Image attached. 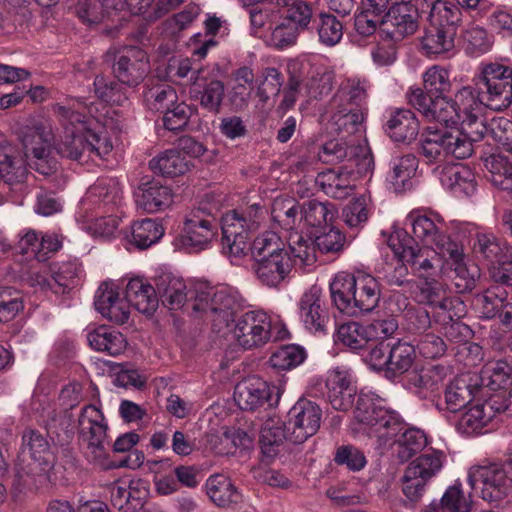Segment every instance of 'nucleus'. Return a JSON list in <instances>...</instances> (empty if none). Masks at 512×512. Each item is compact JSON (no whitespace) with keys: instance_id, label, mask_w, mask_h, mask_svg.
<instances>
[{"instance_id":"09e8293b","label":"nucleus","mask_w":512,"mask_h":512,"mask_svg":"<svg viewBox=\"0 0 512 512\" xmlns=\"http://www.w3.org/2000/svg\"><path fill=\"white\" fill-rule=\"evenodd\" d=\"M416 169L417 159L412 154L396 157L392 160L388 181L396 192L403 191L410 186V180Z\"/></svg>"},{"instance_id":"4468645a","label":"nucleus","mask_w":512,"mask_h":512,"mask_svg":"<svg viewBox=\"0 0 512 512\" xmlns=\"http://www.w3.org/2000/svg\"><path fill=\"white\" fill-rule=\"evenodd\" d=\"M322 418V410L316 403L299 399L289 410L286 429L290 442L301 444L318 431Z\"/></svg>"},{"instance_id":"f257e3e1","label":"nucleus","mask_w":512,"mask_h":512,"mask_svg":"<svg viewBox=\"0 0 512 512\" xmlns=\"http://www.w3.org/2000/svg\"><path fill=\"white\" fill-rule=\"evenodd\" d=\"M265 219L261 206L252 205L242 212H227L221 221L222 249L230 258H241L249 249L255 259L274 254L287 253L283 241L274 231L260 233L249 246L250 234L255 232Z\"/></svg>"},{"instance_id":"2f4dec72","label":"nucleus","mask_w":512,"mask_h":512,"mask_svg":"<svg viewBox=\"0 0 512 512\" xmlns=\"http://www.w3.org/2000/svg\"><path fill=\"white\" fill-rule=\"evenodd\" d=\"M454 38L453 28H440L429 23L419 38L420 50L428 57L447 54L454 48Z\"/></svg>"},{"instance_id":"9d476101","label":"nucleus","mask_w":512,"mask_h":512,"mask_svg":"<svg viewBox=\"0 0 512 512\" xmlns=\"http://www.w3.org/2000/svg\"><path fill=\"white\" fill-rule=\"evenodd\" d=\"M444 459L442 452L432 451L408 464L402 476V492L411 506L421 500L427 483L441 470Z\"/></svg>"},{"instance_id":"423d86ee","label":"nucleus","mask_w":512,"mask_h":512,"mask_svg":"<svg viewBox=\"0 0 512 512\" xmlns=\"http://www.w3.org/2000/svg\"><path fill=\"white\" fill-rule=\"evenodd\" d=\"M354 418L360 429L380 445L386 446L402 429L398 415L386 409L382 400L372 393L361 392L354 409Z\"/></svg>"},{"instance_id":"cd10ccee","label":"nucleus","mask_w":512,"mask_h":512,"mask_svg":"<svg viewBox=\"0 0 512 512\" xmlns=\"http://www.w3.org/2000/svg\"><path fill=\"white\" fill-rule=\"evenodd\" d=\"M207 444L218 455L234 454L238 449L252 447L253 438L247 432L235 428H223L207 435Z\"/></svg>"},{"instance_id":"49530a36","label":"nucleus","mask_w":512,"mask_h":512,"mask_svg":"<svg viewBox=\"0 0 512 512\" xmlns=\"http://www.w3.org/2000/svg\"><path fill=\"white\" fill-rule=\"evenodd\" d=\"M284 441L290 442L286 422L278 417L268 418L260 430V443L263 453L272 455L275 452V447H278Z\"/></svg>"},{"instance_id":"c756f323","label":"nucleus","mask_w":512,"mask_h":512,"mask_svg":"<svg viewBox=\"0 0 512 512\" xmlns=\"http://www.w3.org/2000/svg\"><path fill=\"white\" fill-rule=\"evenodd\" d=\"M86 338L93 350L112 357L122 355L128 346V342L121 332L104 325L88 331Z\"/></svg>"},{"instance_id":"0eeeda50","label":"nucleus","mask_w":512,"mask_h":512,"mask_svg":"<svg viewBox=\"0 0 512 512\" xmlns=\"http://www.w3.org/2000/svg\"><path fill=\"white\" fill-rule=\"evenodd\" d=\"M388 244L395 255L409 264L419 277H435L443 273L444 259H447L448 254L434 246L419 247L406 231H395Z\"/></svg>"},{"instance_id":"f8f14e48","label":"nucleus","mask_w":512,"mask_h":512,"mask_svg":"<svg viewBox=\"0 0 512 512\" xmlns=\"http://www.w3.org/2000/svg\"><path fill=\"white\" fill-rule=\"evenodd\" d=\"M480 82L486 88V106L502 111L512 103V66L490 62L481 66Z\"/></svg>"},{"instance_id":"052dcab7","label":"nucleus","mask_w":512,"mask_h":512,"mask_svg":"<svg viewBox=\"0 0 512 512\" xmlns=\"http://www.w3.org/2000/svg\"><path fill=\"white\" fill-rule=\"evenodd\" d=\"M177 94L168 84H158L144 93L146 106L152 111H166L176 103Z\"/></svg>"},{"instance_id":"b1692460","label":"nucleus","mask_w":512,"mask_h":512,"mask_svg":"<svg viewBox=\"0 0 512 512\" xmlns=\"http://www.w3.org/2000/svg\"><path fill=\"white\" fill-rule=\"evenodd\" d=\"M273 388L258 377H249L236 385L234 399L240 409L252 411L262 407L271 399Z\"/></svg>"},{"instance_id":"a878e982","label":"nucleus","mask_w":512,"mask_h":512,"mask_svg":"<svg viewBox=\"0 0 512 512\" xmlns=\"http://www.w3.org/2000/svg\"><path fill=\"white\" fill-rule=\"evenodd\" d=\"M418 301L436 309L438 313H449L452 310H460L464 307L463 302L458 297H452L448 294L444 284L435 279L426 280L417 293Z\"/></svg>"},{"instance_id":"bf43d9fd","label":"nucleus","mask_w":512,"mask_h":512,"mask_svg":"<svg viewBox=\"0 0 512 512\" xmlns=\"http://www.w3.org/2000/svg\"><path fill=\"white\" fill-rule=\"evenodd\" d=\"M289 248L294 259L302 265H312L317 259L315 239L293 232L289 236Z\"/></svg>"},{"instance_id":"e2e57ef3","label":"nucleus","mask_w":512,"mask_h":512,"mask_svg":"<svg viewBox=\"0 0 512 512\" xmlns=\"http://www.w3.org/2000/svg\"><path fill=\"white\" fill-rule=\"evenodd\" d=\"M463 312L464 307L460 310H452L450 315L449 313H438L436 316L437 321L442 322L445 337L452 342L465 341L470 334L469 327L458 320Z\"/></svg>"},{"instance_id":"ea45409f","label":"nucleus","mask_w":512,"mask_h":512,"mask_svg":"<svg viewBox=\"0 0 512 512\" xmlns=\"http://www.w3.org/2000/svg\"><path fill=\"white\" fill-rule=\"evenodd\" d=\"M471 494L462 489L460 483L448 487L439 502H432L425 512H471Z\"/></svg>"},{"instance_id":"6ab92c4d","label":"nucleus","mask_w":512,"mask_h":512,"mask_svg":"<svg viewBox=\"0 0 512 512\" xmlns=\"http://www.w3.org/2000/svg\"><path fill=\"white\" fill-rule=\"evenodd\" d=\"M133 199L137 210L153 214L164 211L171 206L173 193L161 181L144 177L134 188Z\"/></svg>"},{"instance_id":"f704fd0d","label":"nucleus","mask_w":512,"mask_h":512,"mask_svg":"<svg viewBox=\"0 0 512 512\" xmlns=\"http://www.w3.org/2000/svg\"><path fill=\"white\" fill-rule=\"evenodd\" d=\"M209 499L219 507H229L242 501V494L231 479L224 474H213L205 482Z\"/></svg>"},{"instance_id":"3c124183","label":"nucleus","mask_w":512,"mask_h":512,"mask_svg":"<svg viewBox=\"0 0 512 512\" xmlns=\"http://www.w3.org/2000/svg\"><path fill=\"white\" fill-rule=\"evenodd\" d=\"M0 170L2 181L18 183L27 175L26 161L12 148L0 149Z\"/></svg>"},{"instance_id":"9b49d317","label":"nucleus","mask_w":512,"mask_h":512,"mask_svg":"<svg viewBox=\"0 0 512 512\" xmlns=\"http://www.w3.org/2000/svg\"><path fill=\"white\" fill-rule=\"evenodd\" d=\"M512 466L492 463L474 466L469 470L468 481L471 488L480 489L482 498L495 502L505 497L512 489Z\"/></svg>"},{"instance_id":"79ce46f5","label":"nucleus","mask_w":512,"mask_h":512,"mask_svg":"<svg viewBox=\"0 0 512 512\" xmlns=\"http://www.w3.org/2000/svg\"><path fill=\"white\" fill-rule=\"evenodd\" d=\"M427 444V438L423 431L417 428L402 429L398 435L389 441L387 445L396 447L397 456L401 461H407Z\"/></svg>"},{"instance_id":"2eb2a0df","label":"nucleus","mask_w":512,"mask_h":512,"mask_svg":"<svg viewBox=\"0 0 512 512\" xmlns=\"http://www.w3.org/2000/svg\"><path fill=\"white\" fill-rule=\"evenodd\" d=\"M345 138L339 140H330L326 142L319 152V158L325 163H335L346 158L349 159L356 167L358 174H367L373 169L374 162L370 149L366 143L357 141V145L350 141H344Z\"/></svg>"},{"instance_id":"4c0bfd02","label":"nucleus","mask_w":512,"mask_h":512,"mask_svg":"<svg viewBox=\"0 0 512 512\" xmlns=\"http://www.w3.org/2000/svg\"><path fill=\"white\" fill-rule=\"evenodd\" d=\"M354 175L347 167L339 170H327L318 176V183L325 194L336 199H343L353 190Z\"/></svg>"},{"instance_id":"37998d69","label":"nucleus","mask_w":512,"mask_h":512,"mask_svg":"<svg viewBox=\"0 0 512 512\" xmlns=\"http://www.w3.org/2000/svg\"><path fill=\"white\" fill-rule=\"evenodd\" d=\"M254 89V74L249 67L239 68L234 75L233 85L229 92V100L236 110L248 106Z\"/></svg>"},{"instance_id":"603ef678","label":"nucleus","mask_w":512,"mask_h":512,"mask_svg":"<svg viewBox=\"0 0 512 512\" xmlns=\"http://www.w3.org/2000/svg\"><path fill=\"white\" fill-rule=\"evenodd\" d=\"M460 8L453 2L437 0L430 9L428 20L430 24L440 28H453L461 22Z\"/></svg>"},{"instance_id":"864d4df0","label":"nucleus","mask_w":512,"mask_h":512,"mask_svg":"<svg viewBox=\"0 0 512 512\" xmlns=\"http://www.w3.org/2000/svg\"><path fill=\"white\" fill-rule=\"evenodd\" d=\"M448 254L446 261L453 266L456 277L463 283H456V286L463 289H472L478 271L475 267L469 268L465 262L463 248L455 242V247L443 252Z\"/></svg>"},{"instance_id":"473e14b6","label":"nucleus","mask_w":512,"mask_h":512,"mask_svg":"<svg viewBox=\"0 0 512 512\" xmlns=\"http://www.w3.org/2000/svg\"><path fill=\"white\" fill-rule=\"evenodd\" d=\"M158 298L170 310L180 309L187 299L184 280L170 272L160 274L155 279Z\"/></svg>"},{"instance_id":"680f3d73","label":"nucleus","mask_w":512,"mask_h":512,"mask_svg":"<svg viewBox=\"0 0 512 512\" xmlns=\"http://www.w3.org/2000/svg\"><path fill=\"white\" fill-rule=\"evenodd\" d=\"M510 365L503 360L488 362L481 370V382L491 390L503 388L511 374Z\"/></svg>"},{"instance_id":"ddd939ff","label":"nucleus","mask_w":512,"mask_h":512,"mask_svg":"<svg viewBox=\"0 0 512 512\" xmlns=\"http://www.w3.org/2000/svg\"><path fill=\"white\" fill-rule=\"evenodd\" d=\"M216 211V206L202 202L188 213L181 235L183 245L203 250L210 244L217 234V224L213 217Z\"/></svg>"},{"instance_id":"de8ad7c7","label":"nucleus","mask_w":512,"mask_h":512,"mask_svg":"<svg viewBox=\"0 0 512 512\" xmlns=\"http://www.w3.org/2000/svg\"><path fill=\"white\" fill-rule=\"evenodd\" d=\"M489 170L490 182L500 190L507 192L512 197V157H504L502 154L492 155L486 160Z\"/></svg>"},{"instance_id":"4be33fe9","label":"nucleus","mask_w":512,"mask_h":512,"mask_svg":"<svg viewBox=\"0 0 512 512\" xmlns=\"http://www.w3.org/2000/svg\"><path fill=\"white\" fill-rule=\"evenodd\" d=\"M502 397H495L489 402L470 406L457 422V429L466 435L479 433L497 413H503Z\"/></svg>"},{"instance_id":"774afa93","label":"nucleus","mask_w":512,"mask_h":512,"mask_svg":"<svg viewBox=\"0 0 512 512\" xmlns=\"http://www.w3.org/2000/svg\"><path fill=\"white\" fill-rule=\"evenodd\" d=\"M337 338L338 341L353 350L363 348L370 341L367 325L358 322L342 324L337 331Z\"/></svg>"},{"instance_id":"a18cd8bd","label":"nucleus","mask_w":512,"mask_h":512,"mask_svg":"<svg viewBox=\"0 0 512 512\" xmlns=\"http://www.w3.org/2000/svg\"><path fill=\"white\" fill-rule=\"evenodd\" d=\"M149 167L163 176L174 177L189 170V162L178 150H167L149 161Z\"/></svg>"},{"instance_id":"e433bc0d","label":"nucleus","mask_w":512,"mask_h":512,"mask_svg":"<svg viewBox=\"0 0 512 512\" xmlns=\"http://www.w3.org/2000/svg\"><path fill=\"white\" fill-rule=\"evenodd\" d=\"M164 235V227L156 219L145 218L134 221L126 234L127 241L139 249L157 243Z\"/></svg>"},{"instance_id":"a19ab883","label":"nucleus","mask_w":512,"mask_h":512,"mask_svg":"<svg viewBox=\"0 0 512 512\" xmlns=\"http://www.w3.org/2000/svg\"><path fill=\"white\" fill-rule=\"evenodd\" d=\"M302 206L293 198L278 197L272 205V218L286 230H302Z\"/></svg>"},{"instance_id":"69168bd1","label":"nucleus","mask_w":512,"mask_h":512,"mask_svg":"<svg viewBox=\"0 0 512 512\" xmlns=\"http://www.w3.org/2000/svg\"><path fill=\"white\" fill-rule=\"evenodd\" d=\"M473 398L472 387L464 379L453 380L445 390L447 408L456 412L465 407Z\"/></svg>"},{"instance_id":"4d7b16f0","label":"nucleus","mask_w":512,"mask_h":512,"mask_svg":"<svg viewBox=\"0 0 512 512\" xmlns=\"http://www.w3.org/2000/svg\"><path fill=\"white\" fill-rule=\"evenodd\" d=\"M306 358L305 350L298 345H285L277 349L269 358V365L275 370H290L301 363Z\"/></svg>"},{"instance_id":"393cba45","label":"nucleus","mask_w":512,"mask_h":512,"mask_svg":"<svg viewBox=\"0 0 512 512\" xmlns=\"http://www.w3.org/2000/svg\"><path fill=\"white\" fill-rule=\"evenodd\" d=\"M253 268L262 284L276 287L288 276L292 264L288 253H280L255 259Z\"/></svg>"},{"instance_id":"c85d7f7f","label":"nucleus","mask_w":512,"mask_h":512,"mask_svg":"<svg viewBox=\"0 0 512 512\" xmlns=\"http://www.w3.org/2000/svg\"><path fill=\"white\" fill-rule=\"evenodd\" d=\"M125 293L130 307L139 313L152 315L158 308L156 286L153 287L142 278L131 279L126 285Z\"/></svg>"},{"instance_id":"412c9836","label":"nucleus","mask_w":512,"mask_h":512,"mask_svg":"<svg viewBox=\"0 0 512 512\" xmlns=\"http://www.w3.org/2000/svg\"><path fill=\"white\" fill-rule=\"evenodd\" d=\"M149 71L146 52L138 47H127L114 64L120 82L133 86L139 84Z\"/></svg>"},{"instance_id":"c9c22d12","label":"nucleus","mask_w":512,"mask_h":512,"mask_svg":"<svg viewBox=\"0 0 512 512\" xmlns=\"http://www.w3.org/2000/svg\"><path fill=\"white\" fill-rule=\"evenodd\" d=\"M440 181L457 197L470 196L476 190L475 175L464 165L458 164L444 168Z\"/></svg>"},{"instance_id":"aec40b11","label":"nucleus","mask_w":512,"mask_h":512,"mask_svg":"<svg viewBox=\"0 0 512 512\" xmlns=\"http://www.w3.org/2000/svg\"><path fill=\"white\" fill-rule=\"evenodd\" d=\"M95 307L107 320L116 324L127 322L130 305L126 296L121 297L119 287L114 282H103L95 294Z\"/></svg>"},{"instance_id":"bb28decb","label":"nucleus","mask_w":512,"mask_h":512,"mask_svg":"<svg viewBox=\"0 0 512 512\" xmlns=\"http://www.w3.org/2000/svg\"><path fill=\"white\" fill-rule=\"evenodd\" d=\"M451 100L461 114V123L467 128L475 126V130H472L471 133L475 132L482 137L485 130L480 117L482 103L478 100L475 89L471 86H464L456 92L454 99Z\"/></svg>"},{"instance_id":"1a4fd4ad","label":"nucleus","mask_w":512,"mask_h":512,"mask_svg":"<svg viewBox=\"0 0 512 512\" xmlns=\"http://www.w3.org/2000/svg\"><path fill=\"white\" fill-rule=\"evenodd\" d=\"M420 154L427 163H442L450 157L465 159L472 155L471 139L459 130L428 127L420 140Z\"/></svg>"},{"instance_id":"8fccbe9b","label":"nucleus","mask_w":512,"mask_h":512,"mask_svg":"<svg viewBox=\"0 0 512 512\" xmlns=\"http://www.w3.org/2000/svg\"><path fill=\"white\" fill-rule=\"evenodd\" d=\"M23 444L31 458L38 463L43 470H48L53 466L54 455L47 439L42 434L34 430L26 432L23 435Z\"/></svg>"},{"instance_id":"f3484780","label":"nucleus","mask_w":512,"mask_h":512,"mask_svg":"<svg viewBox=\"0 0 512 512\" xmlns=\"http://www.w3.org/2000/svg\"><path fill=\"white\" fill-rule=\"evenodd\" d=\"M298 315L304 328L310 333H326L330 321L322 289L313 285L300 297Z\"/></svg>"},{"instance_id":"13d9d810","label":"nucleus","mask_w":512,"mask_h":512,"mask_svg":"<svg viewBox=\"0 0 512 512\" xmlns=\"http://www.w3.org/2000/svg\"><path fill=\"white\" fill-rule=\"evenodd\" d=\"M333 218L334 211L328 203L311 200L302 206V229L305 227H320Z\"/></svg>"},{"instance_id":"7ed1b4c3","label":"nucleus","mask_w":512,"mask_h":512,"mask_svg":"<svg viewBox=\"0 0 512 512\" xmlns=\"http://www.w3.org/2000/svg\"><path fill=\"white\" fill-rule=\"evenodd\" d=\"M86 108L87 104L73 97H67L64 102L52 105V111L63 128V135L55 148L59 154L72 160L89 156L91 149L87 132L92 131V122L87 121L84 114Z\"/></svg>"},{"instance_id":"dca6fc26","label":"nucleus","mask_w":512,"mask_h":512,"mask_svg":"<svg viewBox=\"0 0 512 512\" xmlns=\"http://www.w3.org/2000/svg\"><path fill=\"white\" fill-rule=\"evenodd\" d=\"M407 222L412 227L415 238L424 246H434L442 253L455 247V241L444 230V222L439 216L414 210L408 214Z\"/></svg>"},{"instance_id":"6e6552de","label":"nucleus","mask_w":512,"mask_h":512,"mask_svg":"<svg viewBox=\"0 0 512 512\" xmlns=\"http://www.w3.org/2000/svg\"><path fill=\"white\" fill-rule=\"evenodd\" d=\"M20 139L27 158L33 161L35 169L50 175L57 170V162L52 157L54 134L51 122L42 116H31L21 129Z\"/></svg>"},{"instance_id":"58836bf2","label":"nucleus","mask_w":512,"mask_h":512,"mask_svg":"<svg viewBox=\"0 0 512 512\" xmlns=\"http://www.w3.org/2000/svg\"><path fill=\"white\" fill-rule=\"evenodd\" d=\"M419 131V124L411 110L398 109L387 122V132L395 142H410Z\"/></svg>"},{"instance_id":"39448f33","label":"nucleus","mask_w":512,"mask_h":512,"mask_svg":"<svg viewBox=\"0 0 512 512\" xmlns=\"http://www.w3.org/2000/svg\"><path fill=\"white\" fill-rule=\"evenodd\" d=\"M228 334L239 346L250 350L263 347L271 339H285L289 332L281 321L273 323L266 312L251 310L235 319L227 329Z\"/></svg>"},{"instance_id":"5fc2aeb1","label":"nucleus","mask_w":512,"mask_h":512,"mask_svg":"<svg viewBox=\"0 0 512 512\" xmlns=\"http://www.w3.org/2000/svg\"><path fill=\"white\" fill-rule=\"evenodd\" d=\"M416 358V351L413 345L398 341L389 350L388 373L401 375L407 372L413 365Z\"/></svg>"},{"instance_id":"20e7f679","label":"nucleus","mask_w":512,"mask_h":512,"mask_svg":"<svg viewBox=\"0 0 512 512\" xmlns=\"http://www.w3.org/2000/svg\"><path fill=\"white\" fill-rule=\"evenodd\" d=\"M242 308L239 294L228 287L199 285L195 290L193 312L210 321L212 330L223 336Z\"/></svg>"},{"instance_id":"7c9ffc66","label":"nucleus","mask_w":512,"mask_h":512,"mask_svg":"<svg viewBox=\"0 0 512 512\" xmlns=\"http://www.w3.org/2000/svg\"><path fill=\"white\" fill-rule=\"evenodd\" d=\"M357 274L339 272L329 285L330 297L333 306L340 312L353 316Z\"/></svg>"},{"instance_id":"5701e85b","label":"nucleus","mask_w":512,"mask_h":512,"mask_svg":"<svg viewBox=\"0 0 512 512\" xmlns=\"http://www.w3.org/2000/svg\"><path fill=\"white\" fill-rule=\"evenodd\" d=\"M79 431L89 447L95 451H102L107 440V424L103 413L94 405H87L82 409L78 420Z\"/></svg>"},{"instance_id":"c03bdc74","label":"nucleus","mask_w":512,"mask_h":512,"mask_svg":"<svg viewBox=\"0 0 512 512\" xmlns=\"http://www.w3.org/2000/svg\"><path fill=\"white\" fill-rule=\"evenodd\" d=\"M474 249L490 262L491 266L496 265L501 259L512 257V245L498 240L492 234H477Z\"/></svg>"},{"instance_id":"338daca9","label":"nucleus","mask_w":512,"mask_h":512,"mask_svg":"<svg viewBox=\"0 0 512 512\" xmlns=\"http://www.w3.org/2000/svg\"><path fill=\"white\" fill-rule=\"evenodd\" d=\"M89 196L97 198L105 206H117L122 199V189L117 180L104 178L98 180L90 189Z\"/></svg>"},{"instance_id":"72a5a7b5","label":"nucleus","mask_w":512,"mask_h":512,"mask_svg":"<svg viewBox=\"0 0 512 512\" xmlns=\"http://www.w3.org/2000/svg\"><path fill=\"white\" fill-rule=\"evenodd\" d=\"M381 296L378 281L370 274L358 272L356 278L353 316L374 310Z\"/></svg>"},{"instance_id":"a211bd4d","label":"nucleus","mask_w":512,"mask_h":512,"mask_svg":"<svg viewBox=\"0 0 512 512\" xmlns=\"http://www.w3.org/2000/svg\"><path fill=\"white\" fill-rule=\"evenodd\" d=\"M418 28L417 11L412 5L391 6L379 31L380 39L398 43Z\"/></svg>"},{"instance_id":"6e6d98bb","label":"nucleus","mask_w":512,"mask_h":512,"mask_svg":"<svg viewBox=\"0 0 512 512\" xmlns=\"http://www.w3.org/2000/svg\"><path fill=\"white\" fill-rule=\"evenodd\" d=\"M86 110L90 114V117H87V121L92 122V131L87 132L88 135V143L91 145V149H89V157L91 155H96L100 158L108 155L112 149V142L103 135L102 131L99 129L101 125H105L100 120V117L94 115V110L97 111L98 107H95L93 104L87 105Z\"/></svg>"},{"instance_id":"f03ea898","label":"nucleus","mask_w":512,"mask_h":512,"mask_svg":"<svg viewBox=\"0 0 512 512\" xmlns=\"http://www.w3.org/2000/svg\"><path fill=\"white\" fill-rule=\"evenodd\" d=\"M367 98V83L359 79L343 81L329 102L328 128L342 138L357 135L364 143L361 126L364 119L362 104Z\"/></svg>"},{"instance_id":"0e129e2a","label":"nucleus","mask_w":512,"mask_h":512,"mask_svg":"<svg viewBox=\"0 0 512 512\" xmlns=\"http://www.w3.org/2000/svg\"><path fill=\"white\" fill-rule=\"evenodd\" d=\"M426 120L439 122L446 126L455 125L461 122V114L451 99L438 96L434 98V103Z\"/></svg>"}]
</instances>
